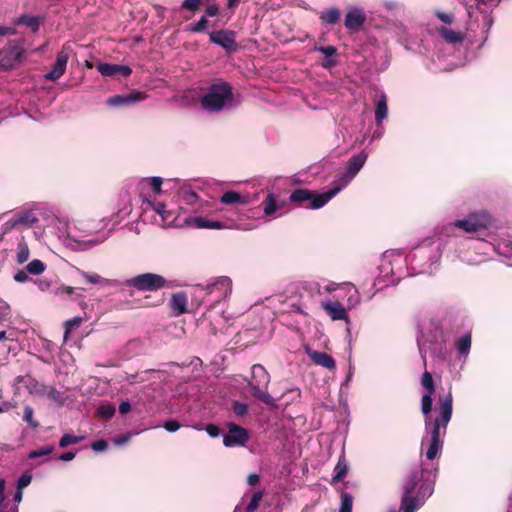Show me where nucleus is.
<instances>
[{"label":"nucleus","instance_id":"nucleus-27","mask_svg":"<svg viewBox=\"0 0 512 512\" xmlns=\"http://www.w3.org/2000/svg\"><path fill=\"white\" fill-rule=\"evenodd\" d=\"M261 205L263 206L264 216L267 218H274L276 212L283 208V202L272 192L266 194Z\"/></svg>","mask_w":512,"mask_h":512},{"label":"nucleus","instance_id":"nucleus-21","mask_svg":"<svg viewBox=\"0 0 512 512\" xmlns=\"http://www.w3.org/2000/svg\"><path fill=\"white\" fill-rule=\"evenodd\" d=\"M476 232L495 227L496 219L487 210L480 209L468 214Z\"/></svg>","mask_w":512,"mask_h":512},{"label":"nucleus","instance_id":"nucleus-33","mask_svg":"<svg viewBox=\"0 0 512 512\" xmlns=\"http://www.w3.org/2000/svg\"><path fill=\"white\" fill-rule=\"evenodd\" d=\"M187 296L184 292L174 293L170 299V306L176 315L186 312Z\"/></svg>","mask_w":512,"mask_h":512},{"label":"nucleus","instance_id":"nucleus-17","mask_svg":"<svg viewBox=\"0 0 512 512\" xmlns=\"http://www.w3.org/2000/svg\"><path fill=\"white\" fill-rule=\"evenodd\" d=\"M461 229L466 233H476L473 224L467 215L463 219L455 220L454 222L448 223L446 225H443L441 227L437 228V234L439 238L443 236L447 237H454L455 236V230Z\"/></svg>","mask_w":512,"mask_h":512},{"label":"nucleus","instance_id":"nucleus-38","mask_svg":"<svg viewBox=\"0 0 512 512\" xmlns=\"http://www.w3.org/2000/svg\"><path fill=\"white\" fill-rule=\"evenodd\" d=\"M341 17V12L338 8H329L326 10H323L320 13V20L323 24L326 25H334L336 24Z\"/></svg>","mask_w":512,"mask_h":512},{"label":"nucleus","instance_id":"nucleus-26","mask_svg":"<svg viewBox=\"0 0 512 512\" xmlns=\"http://www.w3.org/2000/svg\"><path fill=\"white\" fill-rule=\"evenodd\" d=\"M144 99L140 92H131L128 94H119L107 99V104L111 107L131 106Z\"/></svg>","mask_w":512,"mask_h":512},{"label":"nucleus","instance_id":"nucleus-34","mask_svg":"<svg viewBox=\"0 0 512 512\" xmlns=\"http://www.w3.org/2000/svg\"><path fill=\"white\" fill-rule=\"evenodd\" d=\"M348 473V462L346 460L344 452L338 458V462L334 468V475L332 477V483L342 481Z\"/></svg>","mask_w":512,"mask_h":512},{"label":"nucleus","instance_id":"nucleus-15","mask_svg":"<svg viewBox=\"0 0 512 512\" xmlns=\"http://www.w3.org/2000/svg\"><path fill=\"white\" fill-rule=\"evenodd\" d=\"M227 428L228 432L223 435V444L226 447L244 446L249 440L248 431L245 428L233 422L228 423Z\"/></svg>","mask_w":512,"mask_h":512},{"label":"nucleus","instance_id":"nucleus-61","mask_svg":"<svg viewBox=\"0 0 512 512\" xmlns=\"http://www.w3.org/2000/svg\"><path fill=\"white\" fill-rule=\"evenodd\" d=\"M205 431L211 438H216L220 435V428L215 424H207L205 426Z\"/></svg>","mask_w":512,"mask_h":512},{"label":"nucleus","instance_id":"nucleus-60","mask_svg":"<svg viewBox=\"0 0 512 512\" xmlns=\"http://www.w3.org/2000/svg\"><path fill=\"white\" fill-rule=\"evenodd\" d=\"M163 428L166 431H168L170 433H173V432H176V431L179 430L180 424L177 421H175V420H167V421L164 422Z\"/></svg>","mask_w":512,"mask_h":512},{"label":"nucleus","instance_id":"nucleus-8","mask_svg":"<svg viewBox=\"0 0 512 512\" xmlns=\"http://www.w3.org/2000/svg\"><path fill=\"white\" fill-rule=\"evenodd\" d=\"M367 158L368 154L365 151H361L351 156L347 161L345 171L336 176V178L331 183V187L324 191V194L319 196L316 201L313 202L314 206H325L338 193L346 188L363 168Z\"/></svg>","mask_w":512,"mask_h":512},{"label":"nucleus","instance_id":"nucleus-41","mask_svg":"<svg viewBox=\"0 0 512 512\" xmlns=\"http://www.w3.org/2000/svg\"><path fill=\"white\" fill-rule=\"evenodd\" d=\"M26 271L31 275H40L45 269L46 265L39 259H34L25 266Z\"/></svg>","mask_w":512,"mask_h":512},{"label":"nucleus","instance_id":"nucleus-56","mask_svg":"<svg viewBox=\"0 0 512 512\" xmlns=\"http://www.w3.org/2000/svg\"><path fill=\"white\" fill-rule=\"evenodd\" d=\"M202 0H184L181 4V8L195 12L201 5Z\"/></svg>","mask_w":512,"mask_h":512},{"label":"nucleus","instance_id":"nucleus-53","mask_svg":"<svg viewBox=\"0 0 512 512\" xmlns=\"http://www.w3.org/2000/svg\"><path fill=\"white\" fill-rule=\"evenodd\" d=\"M133 436L132 432H127L112 438V443L116 446H122L127 444Z\"/></svg>","mask_w":512,"mask_h":512},{"label":"nucleus","instance_id":"nucleus-43","mask_svg":"<svg viewBox=\"0 0 512 512\" xmlns=\"http://www.w3.org/2000/svg\"><path fill=\"white\" fill-rule=\"evenodd\" d=\"M353 497L348 492H341V503L338 512H352Z\"/></svg>","mask_w":512,"mask_h":512},{"label":"nucleus","instance_id":"nucleus-57","mask_svg":"<svg viewBox=\"0 0 512 512\" xmlns=\"http://www.w3.org/2000/svg\"><path fill=\"white\" fill-rule=\"evenodd\" d=\"M91 448L96 453L104 452L108 448V442L104 439L94 441Z\"/></svg>","mask_w":512,"mask_h":512},{"label":"nucleus","instance_id":"nucleus-14","mask_svg":"<svg viewBox=\"0 0 512 512\" xmlns=\"http://www.w3.org/2000/svg\"><path fill=\"white\" fill-rule=\"evenodd\" d=\"M124 287H132L141 292H153L169 287V281L156 273H142L120 282Z\"/></svg>","mask_w":512,"mask_h":512},{"label":"nucleus","instance_id":"nucleus-1","mask_svg":"<svg viewBox=\"0 0 512 512\" xmlns=\"http://www.w3.org/2000/svg\"><path fill=\"white\" fill-rule=\"evenodd\" d=\"M109 220H75L67 215L56 214L52 217L50 232L58 241L72 252H87L102 245L113 233L106 230Z\"/></svg>","mask_w":512,"mask_h":512},{"label":"nucleus","instance_id":"nucleus-12","mask_svg":"<svg viewBox=\"0 0 512 512\" xmlns=\"http://www.w3.org/2000/svg\"><path fill=\"white\" fill-rule=\"evenodd\" d=\"M270 375L260 364H255L251 369V378L248 380V386L251 388L252 395L270 408L277 409L278 403L268 392Z\"/></svg>","mask_w":512,"mask_h":512},{"label":"nucleus","instance_id":"nucleus-32","mask_svg":"<svg viewBox=\"0 0 512 512\" xmlns=\"http://www.w3.org/2000/svg\"><path fill=\"white\" fill-rule=\"evenodd\" d=\"M342 286L347 291V309L357 307L361 301L358 289L351 282H344L342 283Z\"/></svg>","mask_w":512,"mask_h":512},{"label":"nucleus","instance_id":"nucleus-47","mask_svg":"<svg viewBox=\"0 0 512 512\" xmlns=\"http://www.w3.org/2000/svg\"><path fill=\"white\" fill-rule=\"evenodd\" d=\"M301 290L307 292L311 297L320 293V285L314 281H306L301 284Z\"/></svg>","mask_w":512,"mask_h":512},{"label":"nucleus","instance_id":"nucleus-42","mask_svg":"<svg viewBox=\"0 0 512 512\" xmlns=\"http://www.w3.org/2000/svg\"><path fill=\"white\" fill-rule=\"evenodd\" d=\"M82 322H83V319H82V317H79V316L73 317V318L65 321V323H64V328H65L64 340L65 341L68 339L72 330L78 328Z\"/></svg>","mask_w":512,"mask_h":512},{"label":"nucleus","instance_id":"nucleus-18","mask_svg":"<svg viewBox=\"0 0 512 512\" xmlns=\"http://www.w3.org/2000/svg\"><path fill=\"white\" fill-rule=\"evenodd\" d=\"M210 41L227 52H234L237 50V43L235 40V33L230 30H219L209 33Z\"/></svg>","mask_w":512,"mask_h":512},{"label":"nucleus","instance_id":"nucleus-10","mask_svg":"<svg viewBox=\"0 0 512 512\" xmlns=\"http://www.w3.org/2000/svg\"><path fill=\"white\" fill-rule=\"evenodd\" d=\"M54 211L48 208L42 203H36L29 209L20 210L15 212L6 222L7 228L10 229H22L33 227L41 218L46 225V228L50 231L52 217H54Z\"/></svg>","mask_w":512,"mask_h":512},{"label":"nucleus","instance_id":"nucleus-62","mask_svg":"<svg viewBox=\"0 0 512 512\" xmlns=\"http://www.w3.org/2000/svg\"><path fill=\"white\" fill-rule=\"evenodd\" d=\"M0 512H18V506L11 501L0 504Z\"/></svg>","mask_w":512,"mask_h":512},{"label":"nucleus","instance_id":"nucleus-2","mask_svg":"<svg viewBox=\"0 0 512 512\" xmlns=\"http://www.w3.org/2000/svg\"><path fill=\"white\" fill-rule=\"evenodd\" d=\"M421 385L425 393L421 399V411L425 416V436H423L421 445L428 444L426 459L433 461L443 447V438L446 435L447 426L453 413V396L449 389L445 394L438 396V417L432 419L430 413L433 405V395L435 385L432 374L425 371L421 376Z\"/></svg>","mask_w":512,"mask_h":512},{"label":"nucleus","instance_id":"nucleus-23","mask_svg":"<svg viewBox=\"0 0 512 512\" xmlns=\"http://www.w3.org/2000/svg\"><path fill=\"white\" fill-rule=\"evenodd\" d=\"M98 72L104 77H123L131 75L132 69L128 65L99 63L97 65Z\"/></svg>","mask_w":512,"mask_h":512},{"label":"nucleus","instance_id":"nucleus-40","mask_svg":"<svg viewBox=\"0 0 512 512\" xmlns=\"http://www.w3.org/2000/svg\"><path fill=\"white\" fill-rule=\"evenodd\" d=\"M30 256V250L25 241H20L16 248V262L18 264L25 263Z\"/></svg>","mask_w":512,"mask_h":512},{"label":"nucleus","instance_id":"nucleus-63","mask_svg":"<svg viewBox=\"0 0 512 512\" xmlns=\"http://www.w3.org/2000/svg\"><path fill=\"white\" fill-rule=\"evenodd\" d=\"M437 17L443 22V23H446V24H450L452 23L453 21V15L452 14H449V13H444V12H437L436 13Z\"/></svg>","mask_w":512,"mask_h":512},{"label":"nucleus","instance_id":"nucleus-39","mask_svg":"<svg viewBox=\"0 0 512 512\" xmlns=\"http://www.w3.org/2000/svg\"><path fill=\"white\" fill-rule=\"evenodd\" d=\"M134 181L142 187L150 186L156 194L161 192V186L163 184V179L161 177L142 178Z\"/></svg>","mask_w":512,"mask_h":512},{"label":"nucleus","instance_id":"nucleus-35","mask_svg":"<svg viewBox=\"0 0 512 512\" xmlns=\"http://www.w3.org/2000/svg\"><path fill=\"white\" fill-rule=\"evenodd\" d=\"M221 203L226 205H232V204H249L250 201L247 196H242L239 193L229 190L223 193V195L220 198Z\"/></svg>","mask_w":512,"mask_h":512},{"label":"nucleus","instance_id":"nucleus-37","mask_svg":"<svg viewBox=\"0 0 512 512\" xmlns=\"http://www.w3.org/2000/svg\"><path fill=\"white\" fill-rule=\"evenodd\" d=\"M471 334L465 333L455 342V348L460 356L467 357L471 348Z\"/></svg>","mask_w":512,"mask_h":512},{"label":"nucleus","instance_id":"nucleus-5","mask_svg":"<svg viewBox=\"0 0 512 512\" xmlns=\"http://www.w3.org/2000/svg\"><path fill=\"white\" fill-rule=\"evenodd\" d=\"M142 198V209L148 211L149 209L156 212L160 216L162 225L165 227H194L198 229H238V225L235 222H222L208 220L201 216H186L181 217L180 215L174 216L173 211H166L165 204L162 202H155L149 198L140 195Z\"/></svg>","mask_w":512,"mask_h":512},{"label":"nucleus","instance_id":"nucleus-24","mask_svg":"<svg viewBox=\"0 0 512 512\" xmlns=\"http://www.w3.org/2000/svg\"><path fill=\"white\" fill-rule=\"evenodd\" d=\"M52 294L61 300H71L79 304H81L84 299V295L76 288L58 282H55Z\"/></svg>","mask_w":512,"mask_h":512},{"label":"nucleus","instance_id":"nucleus-20","mask_svg":"<svg viewBox=\"0 0 512 512\" xmlns=\"http://www.w3.org/2000/svg\"><path fill=\"white\" fill-rule=\"evenodd\" d=\"M24 57V49L20 44H11L6 55L0 60V70L8 71L16 67Z\"/></svg>","mask_w":512,"mask_h":512},{"label":"nucleus","instance_id":"nucleus-11","mask_svg":"<svg viewBox=\"0 0 512 512\" xmlns=\"http://www.w3.org/2000/svg\"><path fill=\"white\" fill-rule=\"evenodd\" d=\"M232 293V280L220 276L205 285H197V294L207 308H214L225 301Z\"/></svg>","mask_w":512,"mask_h":512},{"label":"nucleus","instance_id":"nucleus-7","mask_svg":"<svg viewBox=\"0 0 512 512\" xmlns=\"http://www.w3.org/2000/svg\"><path fill=\"white\" fill-rule=\"evenodd\" d=\"M417 343L424 363L426 362L427 352L437 360L442 361L446 358V335L439 321L432 320L427 326L423 327Z\"/></svg>","mask_w":512,"mask_h":512},{"label":"nucleus","instance_id":"nucleus-3","mask_svg":"<svg viewBox=\"0 0 512 512\" xmlns=\"http://www.w3.org/2000/svg\"><path fill=\"white\" fill-rule=\"evenodd\" d=\"M441 255L440 239L427 238L414 246L406 256L399 249L385 251L381 269L397 280L416 274H431L438 268Z\"/></svg>","mask_w":512,"mask_h":512},{"label":"nucleus","instance_id":"nucleus-16","mask_svg":"<svg viewBox=\"0 0 512 512\" xmlns=\"http://www.w3.org/2000/svg\"><path fill=\"white\" fill-rule=\"evenodd\" d=\"M69 57L70 49L69 47L64 46L57 54L56 61L53 64L52 69L44 75L45 80L55 82L61 78L66 71Z\"/></svg>","mask_w":512,"mask_h":512},{"label":"nucleus","instance_id":"nucleus-58","mask_svg":"<svg viewBox=\"0 0 512 512\" xmlns=\"http://www.w3.org/2000/svg\"><path fill=\"white\" fill-rule=\"evenodd\" d=\"M28 272L26 271V269H22V270H19L17 271L14 276H13V279L18 282V283H26L28 281L31 280V278L28 276Z\"/></svg>","mask_w":512,"mask_h":512},{"label":"nucleus","instance_id":"nucleus-46","mask_svg":"<svg viewBox=\"0 0 512 512\" xmlns=\"http://www.w3.org/2000/svg\"><path fill=\"white\" fill-rule=\"evenodd\" d=\"M116 412V408L112 404H104L100 405L97 408V415L101 418L109 419L111 418Z\"/></svg>","mask_w":512,"mask_h":512},{"label":"nucleus","instance_id":"nucleus-9","mask_svg":"<svg viewBox=\"0 0 512 512\" xmlns=\"http://www.w3.org/2000/svg\"><path fill=\"white\" fill-rule=\"evenodd\" d=\"M405 12V6L396 0H379L375 13L380 17H394L395 19L386 21L383 25H378L377 28L385 30L389 36L388 39H396L399 43L405 44L406 27L397 18L401 17Z\"/></svg>","mask_w":512,"mask_h":512},{"label":"nucleus","instance_id":"nucleus-59","mask_svg":"<svg viewBox=\"0 0 512 512\" xmlns=\"http://www.w3.org/2000/svg\"><path fill=\"white\" fill-rule=\"evenodd\" d=\"M132 212L131 204L129 203V200H127V203H125L117 212V216L120 219H124L125 217L129 216Z\"/></svg>","mask_w":512,"mask_h":512},{"label":"nucleus","instance_id":"nucleus-48","mask_svg":"<svg viewBox=\"0 0 512 512\" xmlns=\"http://www.w3.org/2000/svg\"><path fill=\"white\" fill-rule=\"evenodd\" d=\"M23 420L32 428H37L39 423L34 419V411L30 406H26L23 413Z\"/></svg>","mask_w":512,"mask_h":512},{"label":"nucleus","instance_id":"nucleus-50","mask_svg":"<svg viewBox=\"0 0 512 512\" xmlns=\"http://www.w3.org/2000/svg\"><path fill=\"white\" fill-rule=\"evenodd\" d=\"M208 24V20L206 17H201L198 22L196 23H190L187 27V29L194 33H201L205 31Z\"/></svg>","mask_w":512,"mask_h":512},{"label":"nucleus","instance_id":"nucleus-13","mask_svg":"<svg viewBox=\"0 0 512 512\" xmlns=\"http://www.w3.org/2000/svg\"><path fill=\"white\" fill-rule=\"evenodd\" d=\"M178 209H167L166 211H173L174 216L180 215L182 218L192 216L198 212L201 207V200L199 195L192 189L190 184L182 183L177 191Z\"/></svg>","mask_w":512,"mask_h":512},{"label":"nucleus","instance_id":"nucleus-6","mask_svg":"<svg viewBox=\"0 0 512 512\" xmlns=\"http://www.w3.org/2000/svg\"><path fill=\"white\" fill-rule=\"evenodd\" d=\"M200 104L205 112L217 114L233 110L238 102L232 86L224 80L217 79L203 90Z\"/></svg>","mask_w":512,"mask_h":512},{"label":"nucleus","instance_id":"nucleus-31","mask_svg":"<svg viewBox=\"0 0 512 512\" xmlns=\"http://www.w3.org/2000/svg\"><path fill=\"white\" fill-rule=\"evenodd\" d=\"M42 23V19L39 16L23 14L14 20L15 25H22L30 28L32 32H37Z\"/></svg>","mask_w":512,"mask_h":512},{"label":"nucleus","instance_id":"nucleus-44","mask_svg":"<svg viewBox=\"0 0 512 512\" xmlns=\"http://www.w3.org/2000/svg\"><path fill=\"white\" fill-rule=\"evenodd\" d=\"M263 496V491L259 490L254 492L249 503L245 508V512H255L258 509L260 501L262 500Z\"/></svg>","mask_w":512,"mask_h":512},{"label":"nucleus","instance_id":"nucleus-52","mask_svg":"<svg viewBox=\"0 0 512 512\" xmlns=\"http://www.w3.org/2000/svg\"><path fill=\"white\" fill-rule=\"evenodd\" d=\"M232 410L238 417H243L248 412V405L244 402L234 401L232 404Z\"/></svg>","mask_w":512,"mask_h":512},{"label":"nucleus","instance_id":"nucleus-55","mask_svg":"<svg viewBox=\"0 0 512 512\" xmlns=\"http://www.w3.org/2000/svg\"><path fill=\"white\" fill-rule=\"evenodd\" d=\"M31 481H32L31 474H29L28 472H25L19 477V479L17 481V488L19 490H23L31 483Z\"/></svg>","mask_w":512,"mask_h":512},{"label":"nucleus","instance_id":"nucleus-28","mask_svg":"<svg viewBox=\"0 0 512 512\" xmlns=\"http://www.w3.org/2000/svg\"><path fill=\"white\" fill-rule=\"evenodd\" d=\"M308 355L310 359L316 364L321 367L327 368V369H334L336 366L335 360L333 357L325 352L321 351H309Z\"/></svg>","mask_w":512,"mask_h":512},{"label":"nucleus","instance_id":"nucleus-30","mask_svg":"<svg viewBox=\"0 0 512 512\" xmlns=\"http://www.w3.org/2000/svg\"><path fill=\"white\" fill-rule=\"evenodd\" d=\"M438 34L446 43L451 44L453 46L461 44L464 40L463 33L459 32V31H455L446 26L439 27Z\"/></svg>","mask_w":512,"mask_h":512},{"label":"nucleus","instance_id":"nucleus-4","mask_svg":"<svg viewBox=\"0 0 512 512\" xmlns=\"http://www.w3.org/2000/svg\"><path fill=\"white\" fill-rule=\"evenodd\" d=\"M437 467L423 462L414 465L403 482L400 510L416 512L433 494Z\"/></svg>","mask_w":512,"mask_h":512},{"label":"nucleus","instance_id":"nucleus-49","mask_svg":"<svg viewBox=\"0 0 512 512\" xmlns=\"http://www.w3.org/2000/svg\"><path fill=\"white\" fill-rule=\"evenodd\" d=\"M53 449L54 448H53L52 445H47V446L41 447L39 449L32 450V451L29 452L28 458L29 459H35V458H38V457L49 455V454H51L53 452Z\"/></svg>","mask_w":512,"mask_h":512},{"label":"nucleus","instance_id":"nucleus-19","mask_svg":"<svg viewBox=\"0 0 512 512\" xmlns=\"http://www.w3.org/2000/svg\"><path fill=\"white\" fill-rule=\"evenodd\" d=\"M321 307L333 321L343 320L346 323L350 322L347 308L339 301L325 299L321 302Z\"/></svg>","mask_w":512,"mask_h":512},{"label":"nucleus","instance_id":"nucleus-22","mask_svg":"<svg viewBox=\"0 0 512 512\" xmlns=\"http://www.w3.org/2000/svg\"><path fill=\"white\" fill-rule=\"evenodd\" d=\"M366 18L363 8L350 6L345 15L344 25L348 30L356 31L364 25Z\"/></svg>","mask_w":512,"mask_h":512},{"label":"nucleus","instance_id":"nucleus-51","mask_svg":"<svg viewBox=\"0 0 512 512\" xmlns=\"http://www.w3.org/2000/svg\"><path fill=\"white\" fill-rule=\"evenodd\" d=\"M35 284L37 285L39 290L42 292H47V291L52 292V289L55 286V283L51 279H47V278L37 279V280H35Z\"/></svg>","mask_w":512,"mask_h":512},{"label":"nucleus","instance_id":"nucleus-64","mask_svg":"<svg viewBox=\"0 0 512 512\" xmlns=\"http://www.w3.org/2000/svg\"><path fill=\"white\" fill-rule=\"evenodd\" d=\"M338 64V61L336 59H333L332 57L325 58L321 65L325 69H331L332 67H335Z\"/></svg>","mask_w":512,"mask_h":512},{"label":"nucleus","instance_id":"nucleus-29","mask_svg":"<svg viewBox=\"0 0 512 512\" xmlns=\"http://www.w3.org/2000/svg\"><path fill=\"white\" fill-rule=\"evenodd\" d=\"M77 273L85 280V282H87L89 284H94V285L102 284V285H106V286L120 285V282L118 280L106 279V278L101 277L97 273H90V272H86V271H83L80 269H77Z\"/></svg>","mask_w":512,"mask_h":512},{"label":"nucleus","instance_id":"nucleus-54","mask_svg":"<svg viewBox=\"0 0 512 512\" xmlns=\"http://www.w3.org/2000/svg\"><path fill=\"white\" fill-rule=\"evenodd\" d=\"M314 51L320 52L324 54L326 58H329L336 54L337 48L335 46H315Z\"/></svg>","mask_w":512,"mask_h":512},{"label":"nucleus","instance_id":"nucleus-45","mask_svg":"<svg viewBox=\"0 0 512 512\" xmlns=\"http://www.w3.org/2000/svg\"><path fill=\"white\" fill-rule=\"evenodd\" d=\"M85 439V436H75L72 434H64L60 441L59 446L60 448H66L70 445L77 444Z\"/></svg>","mask_w":512,"mask_h":512},{"label":"nucleus","instance_id":"nucleus-36","mask_svg":"<svg viewBox=\"0 0 512 512\" xmlns=\"http://www.w3.org/2000/svg\"><path fill=\"white\" fill-rule=\"evenodd\" d=\"M388 115V106H387V98L384 93L381 94L379 100L377 101L375 108V121L377 126H380L384 119L387 118Z\"/></svg>","mask_w":512,"mask_h":512},{"label":"nucleus","instance_id":"nucleus-25","mask_svg":"<svg viewBox=\"0 0 512 512\" xmlns=\"http://www.w3.org/2000/svg\"><path fill=\"white\" fill-rule=\"evenodd\" d=\"M324 192L317 193L316 191H311L308 189L300 188L294 190L290 196L289 200L293 203H301L305 201H309V204L306 206V208L317 210L322 208L323 206L316 207L314 206L313 202L316 201V199L323 195Z\"/></svg>","mask_w":512,"mask_h":512}]
</instances>
